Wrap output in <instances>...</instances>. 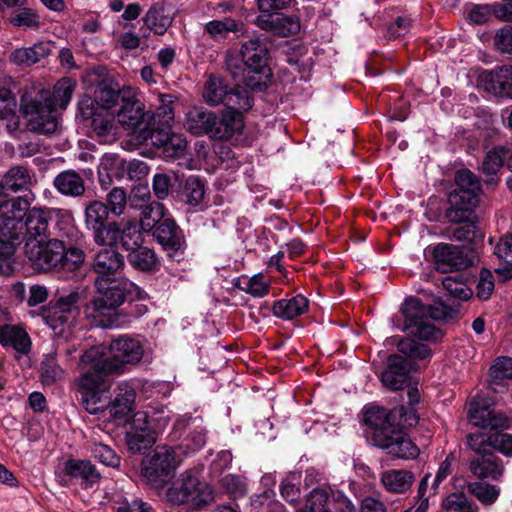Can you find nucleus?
I'll use <instances>...</instances> for the list:
<instances>
[{"mask_svg": "<svg viewBox=\"0 0 512 512\" xmlns=\"http://www.w3.org/2000/svg\"><path fill=\"white\" fill-rule=\"evenodd\" d=\"M53 186L66 197H79L85 192L84 179L74 170H65L59 173L53 180Z\"/></svg>", "mask_w": 512, "mask_h": 512, "instance_id": "31", "label": "nucleus"}, {"mask_svg": "<svg viewBox=\"0 0 512 512\" xmlns=\"http://www.w3.org/2000/svg\"><path fill=\"white\" fill-rule=\"evenodd\" d=\"M180 478V486L167 491L170 502L180 505L191 501L200 506L213 500L212 487L206 482H201L192 470L183 472Z\"/></svg>", "mask_w": 512, "mask_h": 512, "instance_id": "17", "label": "nucleus"}, {"mask_svg": "<svg viewBox=\"0 0 512 512\" xmlns=\"http://www.w3.org/2000/svg\"><path fill=\"white\" fill-rule=\"evenodd\" d=\"M143 353L141 342L125 335L112 340L108 348L99 345L86 350L79 365L96 368L109 375L122 374L129 365L137 364Z\"/></svg>", "mask_w": 512, "mask_h": 512, "instance_id": "3", "label": "nucleus"}, {"mask_svg": "<svg viewBox=\"0 0 512 512\" xmlns=\"http://www.w3.org/2000/svg\"><path fill=\"white\" fill-rule=\"evenodd\" d=\"M432 255L436 269L442 273L465 269L477 260L473 251L448 243L437 244Z\"/></svg>", "mask_w": 512, "mask_h": 512, "instance_id": "19", "label": "nucleus"}, {"mask_svg": "<svg viewBox=\"0 0 512 512\" xmlns=\"http://www.w3.org/2000/svg\"><path fill=\"white\" fill-rule=\"evenodd\" d=\"M94 243L101 247L131 249L142 243V234L134 219L108 222L91 231Z\"/></svg>", "mask_w": 512, "mask_h": 512, "instance_id": "15", "label": "nucleus"}, {"mask_svg": "<svg viewBox=\"0 0 512 512\" xmlns=\"http://www.w3.org/2000/svg\"><path fill=\"white\" fill-rule=\"evenodd\" d=\"M495 49L512 58V25L499 28L493 38Z\"/></svg>", "mask_w": 512, "mask_h": 512, "instance_id": "59", "label": "nucleus"}, {"mask_svg": "<svg viewBox=\"0 0 512 512\" xmlns=\"http://www.w3.org/2000/svg\"><path fill=\"white\" fill-rule=\"evenodd\" d=\"M91 127L100 141L108 142L115 138L117 127L114 116L107 110L100 109L91 119Z\"/></svg>", "mask_w": 512, "mask_h": 512, "instance_id": "40", "label": "nucleus"}, {"mask_svg": "<svg viewBox=\"0 0 512 512\" xmlns=\"http://www.w3.org/2000/svg\"><path fill=\"white\" fill-rule=\"evenodd\" d=\"M153 236L171 260L180 262L184 258L185 236L173 219H163L154 229Z\"/></svg>", "mask_w": 512, "mask_h": 512, "instance_id": "21", "label": "nucleus"}, {"mask_svg": "<svg viewBox=\"0 0 512 512\" xmlns=\"http://www.w3.org/2000/svg\"><path fill=\"white\" fill-rule=\"evenodd\" d=\"M470 472L478 479L499 480L504 474V463L494 453H484L469 460Z\"/></svg>", "mask_w": 512, "mask_h": 512, "instance_id": "24", "label": "nucleus"}, {"mask_svg": "<svg viewBox=\"0 0 512 512\" xmlns=\"http://www.w3.org/2000/svg\"><path fill=\"white\" fill-rule=\"evenodd\" d=\"M481 83L485 90L493 95L512 99V65H504L484 72Z\"/></svg>", "mask_w": 512, "mask_h": 512, "instance_id": "23", "label": "nucleus"}, {"mask_svg": "<svg viewBox=\"0 0 512 512\" xmlns=\"http://www.w3.org/2000/svg\"><path fill=\"white\" fill-rule=\"evenodd\" d=\"M222 489L233 499L246 495L247 485L244 478L236 474H227L221 480Z\"/></svg>", "mask_w": 512, "mask_h": 512, "instance_id": "52", "label": "nucleus"}, {"mask_svg": "<svg viewBox=\"0 0 512 512\" xmlns=\"http://www.w3.org/2000/svg\"><path fill=\"white\" fill-rule=\"evenodd\" d=\"M10 22L18 27L37 28L40 20L37 14L30 8L21 7L11 18Z\"/></svg>", "mask_w": 512, "mask_h": 512, "instance_id": "63", "label": "nucleus"}, {"mask_svg": "<svg viewBox=\"0 0 512 512\" xmlns=\"http://www.w3.org/2000/svg\"><path fill=\"white\" fill-rule=\"evenodd\" d=\"M86 369L78 380V392L81 397V403L85 410L91 414H97L107 408V403L102 400V395L109 389L107 376L96 368L84 367Z\"/></svg>", "mask_w": 512, "mask_h": 512, "instance_id": "16", "label": "nucleus"}, {"mask_svg": "<svg viewBox=\"0 0 512 512\" xmlns=\"http://www.w3.org/2000/svg\"><path fill=\"white\" fill-rule=\"evenodd\" d=\"M204 101L209 106L223 104L224 110L243 115L252 108L253 100L246 88H229L227 81L218 75H210L202 92Z\"/></svg>", "mask_w": 512, "mask_h": 512, "instance_id": "11", "label": "nucleus"}, {"mask_svg": "<svg viewBox=\"0 0 512 512\" xmlns=\"http://www.w3.org/2000/svg\"><path fill=\"white\" fill-rule=\"evenodd\" d=\"M135 390L128 384H120L116 389V395L110 404H107L109 413L115 421L127 422L135 403Z\"/></svg>", "mask_w": 512, "mask_h": 512, "instance_id": "28", "label": "nucleus"}, {"mask_svg": "<svg viewBox=\"0 0 512 512\" xmlns=\"http://www.w3.org/2000/svg\"><path fill=\"white\" fill-rule=\"evenodd\" d=\"M124 250L128 251L127 260L135 270L153 273L160 269V260L153 249L141 246L140 243Z\"/></svg>", "mask_w": 512, "mask_h": 512, "instance_id": "29", "label": "nucleus"}, {"mask_svg": "<svg viewBox=\"0 0 512 512\" xmlns=\"http://www.w3.org/2000/svg\"><path fill=\"white\" fill-rule=\"evenodd\" d=\"M164 216V206L153 201L146 205L141 211L140 226L143 231L149 232L155 229Z\"/></svg>", "mask_w": 512, "mask_h": 512, "instance_id": "48", "label": "nucleus"}, {"mask_svg": "<svg viewBox=\"0 0 512 512\" xmlns=\"http://www.w3.org/2000/svg\"><path fill=\"white\" fill-rule=\"evenodd\" d=\"M26 242L23 220L6 219L0 222V249L4 254H12L22 242Z\"/></svg>", "mask_w": 512, "mask_h": 512, "instance_id": "27", "label": "nucleus"}, {"mask_svg": "<svg viewBox=\"0 0 512 512\" xmlns=\"http://www.w3.org/2000/svg\"><path fill=\"white\" fill-rule=\"evenodd\" d=\"M97 102L101 105V109L107 110L120 105L123 101V88L117 89L111 84H102L97 92Z\"/></svg>", "mask_w": 512, "mask_h": 512, "instance_id": "51", "label": "nucleus"}, {"mask_svg": "<svg viewBox=\"0 0 512 512\" xmlns=\"http://www.w3.org/2000/svg\"><path fill=\"white\" fill-rule=\"evenodd\" d=\"M174 97L169 94H160L154 117L159 124H171L174 120Z\"/></svg>", "mask_w": 512, "mask_h": 512, "instance_id": "56", "label": "nucleus"}, {"mask_svg": "<svg viewBox=\"0 0 512 512\" xmlns=\"http://www.w3.org/2000/svg\"><path fill=\"white\" fill-rule=\"evenodd\" d=\"M29 202L23 197L8 198L0 211L1 220H24L29 211Z\"/></svg>", "mask_w": 512, "mask_h": 512, "instance_id": "47", "label": "nucleus"}, {"mask_svg": "<svg viewBox=\"0 0 512 512\" xmlns=\"http://www.w3.org/2000/svg\"><path fill=\"white\" fill-rule=\"evenodd\" d=\"M456 188L449 194V207L445 211L448 221L467 219L478 204L481 191L480 181L468 169L459 170L455 175Z\"/></svg>", "mask_w": 512, "mask_h": 512, "instance_id": "10", "label": "nucleus"}, {"mask_svg": "<svg viewBox=\"0 0 512 512\" xmlns=\"http://www.w3.org/2000/svg\"><path fill=\"white\" fill-rule=\"evenodd\" d=\"M74 88L75 83L71 79L63 78L57 82L53 92H50L51 101L55 105V109L57 107L61 109L66 108L71 100Z\"/></svg>", "mask_w": 512, "mask_h": 512, "instance_id": "50", "label": "nucleus"}, {"mask_svg": "<svg viewBox=\"0 0 512 512\" xmlns=\"http://www.w3.org/2000/svg\"><path fill=\"white\" fill-rule=\"evenodd\" d=\"M297 512H332L330 494L327 489H313L304 504Z\"/></svg>", "mask_w": 512, "mask_h": 512, "instance_id": "45", "label": "nucleus"}, {"mask_svg": "<svg viewBox=\"0 0 512 512\" xmlns=\"http://www.w3.org/2000/svg\"><path fill=\"white\" fill-rule=\"evenodd\" d=\"M51 100L48 90H41L32 98H21V111L31 131L51 134L57 129L55 105Z\"/></svg>", "mask_w": 512, "mask_h": 512, "instance_id": "14", "label": "nucleus"}, {"mask_svg": "<svg viewBox=\"0 0 512 512\" xmlns=\"http://www.w3.org/2000/svg\"><path fill=\"white\" fill-rule=\"evenodd\" d=\"M256 24L261 29L270 30L281 37L295 35L300 30L298 18L284 14L260 15L256 19Z\"/></svg>", "mask_w": 512, "mask_h": 512, "instance_id": "26", "label": "nucleus"}, {"mask_svg": "<svg viewBox=\"0 0 512 512\" xmlns=\"http://www.w3.org/2000/svg\"><path fill=\"white\" fill-rule=\"evenodd\" d=\"M150 122H148L147 130H141L145 135L144 139H147V135H149L151 139V143L158 148H163L166 143L173 137L174 133L171 132V124H159V127L149 126Z\"/></svg>", "mask_w": 512, "mask_h": 512, "instance_id": "57", "label": "nucleus"}, {"mask_svg": "<svg viewBox=\"0 0 512 512\" xmlns=\"http://www.w3.org/2000/svg\"><path fill=\"white\" fill-rule=\"evenodd\" d=\"M414 480V474L408 470L391 469L384 471L381 475L383 486L392 493H405L410 489Z\"/></svg>", "mask_w": 512, "mask_h": 512, "instance_id": "36", "label": "nucleus"}, {"mask_svg": "<svg viewBox=\"0 0 512 512\" xmlns=\"http://www.w3.org/2000/svg\"><path fill=\"white\" fill-rule=\"evenodd\" d=\"M404 317L403 331L421 340H438L441 332L432 320L437 318V310L431 305H425L417 298L407 299L401 306Z\"/></svg>", "mask_w": 512, "mask_h": 512, "instance_id": "12", "label": "nucleus"}, {"mask_svg": "<svg viewBox=\"0 0 512 512\" xmlns=\"http://www.w3.org/2000/svg\"><path fill=\"white\" fill-rule=\"evenodd\" d=\"M78 238L82 235L74 227H68L41 243L26 244L25 254L38 270L74 272L84 264L86 257L83 249L70 242Z\"/></svg>", "mask_w": 512, "mask_h": 512, "instance_id": "2", "label": "nucleus"}, {"mask_svg": "<svg viewBox=\"0 0 512 512\" xmlns=\"http://www.w3.org/2000/svg\"><path fill=\"white\" fill-rule=\"evenodd\" d=\"M95 294L83 305L84 317L95 327L111 328L119 323L118 308L126 301L141 300L146 293L126 279L97 276Z\"/></svg>", "mask_w": 512, "mask_h": 512, "instance_id": "1", "label": "nucleus"}, {"mask_svg": "<svg viewBox=\"0 0 512 512\" xmlns=\"http://www.w3.org/2000/svg\"><path fill=\"white\" fill-rule=\"evenodd\" d=\"M85 296V290L75 289L60 296L44 316L45 323L56 337L68 340L80 315L79 303Z\"/></svg>", "mask_w": 512, "mask_h": 512, "instance_id": "13", "label": "nucleus"}, {"mask_svg": "<svg viewBox=\"0 0 512 512\" xmlns=\"http://www.w3.org/2000/svg\"><path fill=\"white\" fill-rule=\"evenodd\" d=\"M507 150L503 147H496L487 152L482 163V171L486 175H495L504 164Z\"/></svg>", "mask_w": 512, "mask_h": 512, "instance_id": "53", "label": "nucleus"}, {"mask_svg": "<svg viewBox=\"0 0 512 512\" xmlns=\"http://www.w3.org/2000/svg\"><path fill=\"white\" fill-rule=\"evenodd\" d=\"M468 417L475 426L490 429L491 449L507 457H512V435L497 432L509 428L507 416L495 409L492 401L484 396H477L470 403Z\"/></svg>", "mask_w": 512, "mask_h": 512, "instance_id": "6", "label": "nucleus"}, {"mask_svg": "<svg viewBox=\"0 0 512 512\" xmlns=\"http://www.w3.org/2000/svg\"><path fill=\"white\" fill-rule=\"evenodd\" d=\"M90 450L92 455L104 465L113 468L118 467L120 465V457L108 445L100 442H94L91 445Z\"/></svg>", "mask_w": 512, "mask_h": 512, "instance_id": "58", "label": "nucleus"}, {"mask_svg": "<svg viewBox=\"0 0 512 512\" xmlns=\"http://www.w3.org/2000/svg\"><path fill=\"white\" fill-rule=\"evenodd\" d=\"M239 57L229 55L226 67L233 78L241 79L246 87L261 89V82L256 80L267 64L268 49L258 37L245 41L240 48Z\"/></svg>", "mask_w": 512, "mask_h": 512, "instance_id": "8", "label": "nucleus"}, {"mask_svg": "<svg viewBox=\"0 0 512 512\" xmlns=\"http://www.w3.org/2000/svg\"><path fill=\"white\" fill-rule=\"evenodd\" d=\"M143 20L147 28L157 35L164 34L172 23V18L165 14L164 7L158 4L150 7Z\"/></svg>", "mask_w": 512, "mask_h": 512, "instance_id": "43", "label": "nucleus"}, {"mask_svg": "<svg viewBox=\"0 0 512 512\" xmlns=\"http://www.w3.org/2000/svg\"><path fill=\"white\" fill-rule=\"evenodd\" d=\"M444 509L451 512H477L478 507L463 493H452L443 501Z\"/></svg>", "mask_w": 512, "mask_h": 512, "instance_id": "55", "label": "nucleus"}, {"mask_svg": "<svg viewBox=\"0 0 512 512\" xmlns=\"http://www.w3.org/2000/svg\"><path fill=\"white\" fill-rule=\"evenodd\" d=\"M399 355L388 357V367L381 375L384 386L390 390L403 389L411 371L416 370V361L431 355L430 348L410 338H404L397 344Z\"/></svg>", "mask_w": 512, "mask_h": 512, "instance_id": "7", "label": "nucleus"}, {"mask_svg": "<svg viewBox=\"0 0 512 512\" xmlns=\"http://www.w3.org/2000/svg\"><path fill=\"white\" fill-rule=\"evenodd\" d=\"M205 31L214 40L226 39L230 33L240 37L245 33V25L242 21L225 17L221 20H212L205 24Z\"/></svg>", "mask_w": 512, "mask_h": 512, "instance_id": "34", "label": "nucleus"}, {"mask_svg": "<svg viewBox=\"0 0 512 512\" xmlns=\"http://www.w3.org/2000/svg\"><path fill=\"white\" fill-rule=\"evenodd\" d=\"M494 254L499 260V267L495 272L503 280L512 278V235L506 234L500 238L494 248Z\"/></svg>", "mask_w": 512, "mask_h": 512, "instance_id": "38", "label": "nucleus"}, {"mask_svg": "<svg viewBox=\"0 0 512 512\" xmlns=\"http://www.w3.org/2000/svg\"><path fill=\"white\" fill-rule=\"evenodd\" d=\"M206 187L204 181L198 176H189L182 190L183 201L190 206H198L205 198Z\"/></svg>", "mask_w": 512, "mask_h": 512, "instance_id": "44", "label": "nucleus"}, {"mask_svg": "<svg viewBox=\"0 0 512 512\" xmlns=\"http://www.w3.org/2000/svg\"><path fill=\"white\" fill-rule=\"evenodd\" d=\"M0 184L13 192L28 190L33 184V174L24 166H13L4 174Z\"/></svg>", "mask_w": 512, "mask_h": 512, "instance_id": "37", "label": "nucleus"}, {"mask_svg": "<svg viewBox=\"0 0 512 512\" xmlns=\"http://www.w3.org/2000/svg\"><path fill=\"white\" fill-rule=\"evenodd\" d=\"M183 458L175 446L157 445L141 463V476L155 489L164 488L174 476Z\"/></svg>", "mask_w": 512, "mask_h": 512, "instance_id": "9", "label": "nucleus"}, {"mask_svg": "<svg viewBox=\"0 0 512 512\" xmlns=\"http://www.w3.org/2000/svg\"><path fill=\"white\" fill-rule=\"evenodd\" d=\"M184 127L195 136L207 135L214 140H228L244 128L243 115L223 110L218 116L203 107H191L185 114Z\"/></svg>", "mask_w": 512, "mask_h": 512, "instance_id": "5", "label": "nucleus"}, {"mask_svg": "<svg viewBox=\"0 0 512 512\" xmlns=\"http://www.w3.org/2000/svg\"><path fill=\"white\" fill-rule=\"evenodd\" d=\"M59 345L54 348L53 352L45 355L41 362V381L45 385H51L64 377L65 371L56 360Z\"/></svg>", "mask_w": 512, "mask_h": 512, "instance_id": "41", "label": "nucleus"}, {"mask_svg": "<svg viewBox=\"0 0 512 512\" xmlns=\"http://www.w3.org/2000/svg\"><path fill=\"white\" fill-rule=\"evenodd\" d=\"M107 207L110 213L120 216L124 213L127 197L126 192L122 188L115 187L107 195Z\"/></svg>", "mask_w": 512, "mask_h": 512, "instance_id": "62", "label": "nucleus"}, {"mask_svg": "<svg viewBox=\"0 0 512 512\" xmlns=\"http://www.w3.org/2000/svg\"><path fill=\"white\" fill-rule=\"evenodd\" d=\"M0 343L4 347H12L20 354H27L31 347V341L27 332L14 325L0 327Z\"/></svg>", "mask_w": 512, "mask_h": 512, "instance_id": "33", "label": "nucleus"}, {"mask_svg": "<svg viewBox=\"0 0 512 512\" xmlns=\"http://www.w3.org/2000/svg\"><path fill=\"white\" fill-rule=\"evenodd\" d=\"M469 493L475 496L484 505L493 504L499 497L500 488L496 485L482 482H471L467 485Z\"/></svg>", "mask_w": 512, "mask_h": 512, "instance_id": "49", "label": "nucleus"}, {"mask_svg": "<svg viewBox=\"0 0 512 512\" xmlns=\"http://www.w3.org/2000/svg\"><path fill=\"white\" fill-rule=\"evenodd\" d=\"M307 309L308 300L302 295H297L274 302L272 312L278 318L291 320L305 313Z\"/></svg>", "mask_w": 512, "mask_h": 512, "instance_id": "35", "label": "nucleus"}, {"mask_svg": "<svg viewBox=\"0 0 512 512\" xmlns=\"http://www.w3.org/2000/svg\"><path fill=\"white\" fill-rule=\"evenodd\" d=\"M442 285L452 297L467 300L472 295V291L468 288L466 283L456 277L447 276L443 278Z\"/></svg>", "mask_w": 512, "mask_h": 512, "instance_id": "61", "label": "nucleus"}, {"mask_svg": "<svg viewBox=\"0 0 512 512\" xmlns=\"http://www.w3.org/2000/svg\"><path fill=\"white\" fill-rule=\"evenodd\" d=\"M449 222L458 224L455 227L450 226L445 229V235L451 240L473 243L478 236H481L476 225L474 209H472V213L467 219Z\"/></svg>", "mask_w": 512, "mask_h": 512, "instance_id": "32", "label": "nucleus"}, {"mask_svg": "<svg viewBox=\"0 0 512 512\" xmlns=\"http://www.w3.org/2000/svg\"><path fill=\"white\" fill-rule=\"evenodd\" d=\"M186 430L188 433L185 438L179 445L175 446L183 459L202 449L206 443V431L201 424V420L186 416L178 418L173 427L174 437H180L182 432Z\"/></svg>", "mask_w": 512, "mask_h": 512, "instance_id": "20", "label": "nucleus"}, {"mask_svg": "<svg viewBox=\"0 0 512 512\" xmlns=\"http://www.w3.org/2000/svg\"><path fill=\"white\" fill-rule=\"evenodd\" d=\"M364 421L372 428L374 445L398 459H415L420 450L395 423V413L376 407L365 412Z\"/></svg>", "mask_w": 512, "mask_h": 512, "instance_id": "4", "label": "nucleus"}, {"mask_svg": "<svg viewBox=\"0 0 512 512\" xmlns=\"http://www.w3.org/2000/svg\"><path fill=\"white\" fill-rule=\"evenodd\" d=\"M118 122L127 129L147 130L148 122L153 118L145 111V105L137 98L131 87H123V101L116 112Z\"/></svg>", "mask_w": 512, "mask_h": 512, "instance_id": "18", "label": "nucleus"}, {"mask_svg": "<svg viewBox=\"0 0 512 512\" xmlns=\"http://www.w3.org/2000/svg\"><path fill=\"white\" fill-rule=\"evenodd\" d=\"M110 211L105 203L99 200H93L86 205L84 213V223L89 231H92L104 224L108 220Z\"/></svg>", "mask_w": 512, "mask_h": 512, "instance_id": "42", "label": "nucleus"}, {"mask_svg": "<svg viewBox=\"0 0 512 512\" xmlns=\"http://www.w3.org/2000/svg\"><path fill=\"white\" fill-rule=\"evenodd\" d=\"M490 442V432H477L466 436V443L477 454L476 456L483 455L484 453H493L490 451Z\"/></svg>", "mask_w": 512, "mask_h": 512, "instance_id": "60", "label": "nucleus"}, {"mask_svg": "<svg viewBox=\"0 0 512 512\" xmlns=\"http://www.w3.org/2000/svg\"><path fill=\"white\" fill-rule=\"evenodd\" d=\"M156 442L153 430L129 431L126 433V443L132 452L142 453Z\"/></svg>", "mask_w": 512, "mask_h": 512, "instance_id": "46", "label": "nucleus"}, {"mask_svg": "<svg viewBox=\"0 0 512 512\" xmlns=\"http://www.w3.org/2000/svg\"><path fill=\"white\" fill-rule=\"evenodd\" d=\"M50 220L51 212L49 210L31 208L23 220L26 235L25 245L33 243L36 245L54 235L49 225Z\"/></svg>", "mask_w": 512, "mask_h": 512, "instance_id": "22", "label": "nucleus"}, {"mask_svg": "<svg viewBox=\"0 0 512 512\" xmlns=\"http://www.w3.org/2000/svg\"><path fill=\"white\" fill-rule=\"evenodd\" d=\"M64 472L72 478L80 479L85 488L92 487L101 479L96 467L88 460L69 459L64 465Z\"/></svg>", "mask_w": 512, "mask_h": 512, "instance_id": "30", "label": "nucleus"}, {"mask_svg": "<svg viewBox=\"0 0 512 512\" xmlns=\"http://www.w3.org/2000/svg\"><path fill=\"white\" fill-rule=\"evenodd\" d=\"M187 149V141L181 136L174 134L172 138L162 148L165 158H179L183 156Z\"/></svg>", "mask_w": 512, "mask_h": 512, "instance_id": "64", "label": "nucleus"}, {"mask_svg": "<svg viewBox=\"0 0 512 512\" xmlns=\"http://www.w3.org/2000/svg\"><path fill=\"white\" fill-rule=\"evenodd\" d=\"M491 387L494 384H500L503 380L512 378V358L500 357L490 368Z\"/></svg>", "mask_w": 512, "mask_h": 512, "instance_id": "54", "label": "nucleus"}, {"mask_svg": "<svg viewBox=\"0 0 512 512\" xmlns=\"http://www.w3.org/2000/svg\"><path fill=\"white\" fill-rule=\"evenodd\" d=\"M50 53L49 46L44 43H38L31 47H22L15 49L9 56L10 62L16 65L31 66Z\"/></svg>", "mask_w": 512, "mask_h": 512, "instance_id": "39", "label": "nucleus"}, {"mask_svg": "<svg viewBox=\"0 0 512 512\" xmlns=\"http://www.w3.org/2000/svg\"><path fill=\"white\" fill-rule=\"evenodd\" d=\"M123 255L117 248H100L94 255L92 268L97 276L113 277L124 268Z\"/></svg>", "mask_w": 512, "mask_h": 512, "instance_id": "25", "label": "nucleus"}]
</instances>
